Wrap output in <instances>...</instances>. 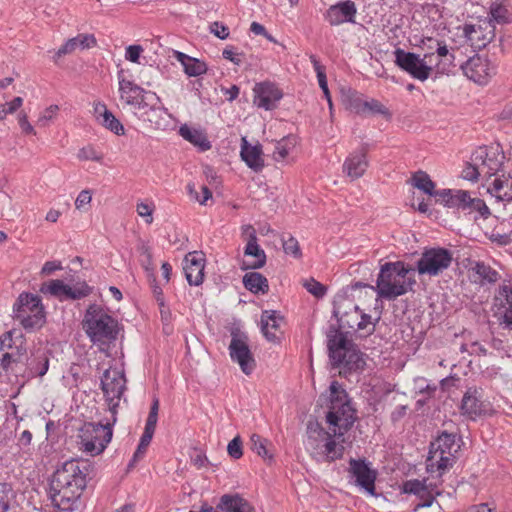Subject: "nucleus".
Returning a JSON list of instances; mask_svg holds the SVG:
<instances>
[{
    "mask_svg": "<svg viewBox=\"0 0 512 512\" xmlns=\"http://www.w3.org/2000/svg\"><path fill=\"white\" fill-rule=\"evenodd\" d=\"M412 271H415V268L402 261L386 262L381 265L376 286L372 289L375 290L378 298L394 300L413 289L416 280L407 277Z\"/></svg>",
    "mask_w": 512,
    "mask_h": 512,
    "instance_id": "nucleus-3",
    "label": "nucleus"
},
{
    "mask_svg": "<svg viewBox=\"0 0 512 512\" xmlns=\"http://www.w3.org/2000/svg\"><path fill=\"white\" fill-rule=\"evenodd\" d=\"M44 309L41 299L31 293H21L13 305L14 317L17 314H29L37 310Z\"/></svg>",
    "mask_w": 512,
    "mask_h": 512,
    "instance_id": "nucleus-30",
    "label": "nucleus"
},
{
    "mask_svg": "<svg viewBox=\"0 0 512 512\" xmlns=\"http://www.w3.org/2000/svg\"><path fill=\"white\" fill-rule=\"evenodd\" d=\"M152 438H153V435L143 432V434L140 438L138 447H137L136 451L134 452V455H133L131 461L128 464V468L134 467L135 464L144 457V455L147 451V448L151 443Z\"/></svg>",
    "mask_w": 512,
    "mask_h": 512,
    "instance_id": "nucleus-50",
    "label": "nucleus"
},
{
    "mask_svg": "<svg viewBox=\"0 0 512 512\" xmlns=\"http://www.w3.org/2000/svg\"><path fill=\"white\" fill-rule=\"evenodd\" d=\"M158 108L159 111L155 114L151 112L150 109L141 112L140 114H138L139 119L143 120L144 122H149L151 126L158 128L160 126L162 114L167 112V109L161 104H158Z\"/></svg>",
    "mask_w": 512,
    "mask_h": 512,
    "instance_id": "nucleus-53",
    "label": "nucleus"
},
{
    "mask_svg": "<svg viewBox=\"0 0 512 512\" xmlns=\"http://www.w3.org/2000/svg\"><path fill=\"white\" fill-rule=\"evenodd\" d=\"M79 437L84 451L91 454H100L111 441V424L86 423L80 430Z\"/></svg>",
    "mask_w": 512,
    "mask_h": 512,
    "instance_id": "nucleus-9",
    "label": "nucleus"
},
{
    "mask_svg": "<svg viewBox=\"0 0 512 512\" xmlns=\"http://www.w3.org/2000/svg\"><path fill=\"white\" fill-rule=\"evenodd\" d=\"M96 45V38L93 34H78L76 37L68 39L55 53V61L62 56L71 54L78 47L81 49L90 48Z\"/></svg>",
    "mask_w": 512,
    "mask_h": 512,
    "instance_id": "nucleus-27",
    "label": "nucleus"
},
{
    "mask_svg": "<svg viewBox=\"0 0 512 512\" xmlns=\"http://www.w3.org/2000/svg\"><path fill=\"white\" fill-rule=\"evenodd\" d=\"M348 473L354 479L356 486L372 496L376 495L375 481L377 479V471L370 467L366 459L350 458Z\"/></svg>",
    "mask_w": 512,
    "mask_h": 512,
    "instance_id": "nucleus-13",
    "label": "nucleus"
},
{
    "mask_svg": "<svg viewBox=\"0 0 512 512\" xmlns=\"http://www.w3.org/2000/svg\"><path fill=\"white\" fill-rule=\"evenodd\" d=\"M228 349L232 361L238 363L244 374L250 375L256 367V361L250 350L247 334L238 330L232 331Z\"/></svg>",
    "mask_w": 512,
    "mask_h": 512,
    "instance_id": "nucleus-11",
    "label": "nucleus"
},
{
    "mask_svg": "<svg viewBox=\"0 0 512 512\" xmlns=\"http://www.w3.org/2000/svg\"><path fill=\"white\" fill-rule=\"evenodd\" d=\"M140 253H141V265L142 267L149 273L153 274L154 271V264H153V257L152 253L150 251V248L146 245H142L140 247Z\"/></svg>",
    "mask_w": 512,
    "mask_h": 512,
    "instance_id": "nucleus-59",
    "label": "nucleus"
},
{
    "mask_svg": "<svg viewBox=\"0 0 512 512\" xmlns=\"http://www.w3.org/2000/svg\"><path fill=\"white\" fill-rule=\"evenodd\" d=\"M227 452L233 459H239L242 457V440L240 436H236L228 443Z\"/></svg>",
    "mask_w": 512,
    "mask_h": 512,
    "instance_id": "nucleus-61",
    "label": "nucleus"
},
{
    "mask_svg": "<svg viewBox=\"0 0 512 512\" xmlns=\"http://www.w3.org/2000/svg\"><path fill=\"white\" fill-rule=\"evenodd\" d=\"M283 316L275 310H265L261 314V331L265 338L270 342L279 340L278 332L283 322Z\"/></svg>",
    "mask_w": 512,
    "mask_h": 512,
    "instance_id": "nucleus-23",
    "label": "nucleus"
},
{
    "mask_svg": "<svg viewBox=\"0 0 512 512\" xmlns=\"http://www.w3.org/2000/svg\"><path fill=\"white\" fill-rule=\"evenodd\" d=\"M367 168V149L364 146L351 153L343 163V172L350 177L351 180L360 178Z\"/></svg>",
    "mask_w": 512,
    "mask_h": 512,
    "instance_id": "nucleus-21",
    "label": "nucleus"
},
{
    "mask_svg": "<svg viewBox=\"0 0 512 512\" xmlns=\"http://www.w3.org/2000/svg\"><path fill=\"white\" fill-rule=\"evenodd\" d=\"M453 261V254L443 247L426 248L416 262L415 271L420 275L435 277L447 270Z\"/></svg>",
    "mask_w": 512,
    "mask_h": 512,
    "instance_id": "nucleus-7",
    "label": "nucleus"
},
{
    "mask_svg": "<svg viewBox=\"0 0 512 512\" xmlns=\"http://www.w3.org/2000/svg\"><path fill=\"white\" fill-rule=\"evenodd\" d=\"M49 351L45 348L33 350L22 367L20 375L29 380L35 377L44 376L49 368Z\"/></svg>",
    "mask_w": 512,
    "mask_h": 512,
    "instance_id": "nucleus-14",
    "label": "nucleus"
},
{
    "mask_svg": "<svg viewBox=\"0 0 512 512\" xmlns=\"http://www.w3.org/2000/svg\"><path fill=\"white\" fill-rule=\"evenodd\" d=\"M23 104L22 97H15L12 101L0 105V121L4 120L8 114L16 112Z\"/></svg>",
    "mask_w": 512,
    "mask_h": 512,
    "instance_id": "nucleus-56",
    "label": "nucleus"
},
{
    "mask_svg": "<svg viewBox=\"0 0 512 512\" xmlns=\"http://www.w3.org/2000/svg\"><path fill=\"white\" fill-rule=\"evenodd\" d=\"M504 155L497 150L479 147L472 154L471 160L478 162L480 170L486 176L495 175L503 164Z\"/></svg>",
    "mask_w": 512,
    "mask_h": 512,
    "instance_id": "nucleus-18",
    "label": "nucleus"
},
{
    "mask_svg": "<svg viewBox=\"0 0 512 512\" xmlns=\"http://www.w3.org/2000/svg\"><path fill=\"white\" fill-rule=\"evenodd\" d=\"M126 379L117 369H106L101 377V389L112 414L113 423L116 422L117 408L125 390Z\"/></svg>",
    "mask_w": 512,
    "mask_h": 512,
    "instance_id": "nucleus-10",
    "label": "nucleus"
},
{
    "mask_svg": "<svg viewBox=\"0 0 512 512\" xmlns=\"http://www.w3.org/2000/svg\"><path fill=\"white\" fill-rule=\"evenodd\" d=\"M310 61L313 64L314 70L317 74L318 83L320 88L322 89L330 107L332 106V101L327 85V79L325 74V67L318 61L317 57L315 55L310 56Z\"/></svg>",
    "mask_w": 512,
    "mask_h": 512,
    "instance_id": "nucleus-45",
    "label": "nucleus"
},
{
    "mask_svg": "<svg viewBox=\"0 0 512 512\" xmlns=\"http://www.w3.org/2000/svg\"><path fill=\"white\" fill-rule=\"evenodd\" d=\"M172 56L181 63L184 72L190 77L200 76L207 72V65L204 61L193 58L183 52L173 50Z\"/></svg>",
    "mask_w": 512,
    "mask_h": 512,
    "instance_id": "nucleus-29",
    "label": "nucleus"
},
{
    "mask_svg": "<svg viewBox=\"0 0 512 512\" xmlns=\"http://www.w3.org/2000/svg\"><path fill=\"white\" fill-rule=\"evenodd\" d=\"M472 272L477 275L481 284L495 283L499 277L498 272L484 262H476L475 266L472 268Z\"/></svg>",
    "mask_w": 512,
    "mask_h": 512,
    "instance_id": "nucleus-43",
    "label": "nucleus"
},
{
    "mask_svg": "<svg viewBox=\"0 0 512 512\" xmlns=\"http://www.w3.org/2000/svg\"><path fill=\"white\" fill-rule=\"evenodd\" d=\"M343 102L351 111L357 114L363 113L362 104H364V101L355 90L349 89L346 93H343Z\"/></svg>",
    "mask_w": 512,
    "mask_h": 512,
    "instance_id": "nucleus-48",
    "label": "nucleus"
},
{
    "mask_svg": "<svg viewBox=\"0 0 512 512\" xmlns=\"http://www.w3.org/2000/svg\"><path fill=\"white\" fill-rule=\"evenodd\" d=\"M14 492L7 483H0V512H17Z\"/></svg>",
    "mask_w": 512,
    "mask_h": 512,
    "instance_id": "nucleus-41",
    "label": "nucleus"
},
{
    "mask_svg": "<svg viewBox=\"0 0 512 512\" xmlns=\"http://www.w3.org/2000/svg\"><path fill=\"white\" fill-rule=\"evenodd\" d=\"M246 256H252L255 258L252 262L244 263L242 266L243 270L246 269H259L262 268L266 263V254L257 243L256 231H251V237L247 238V244L244 250Z\"/></svg>",
    "mask_w": 512,
    "mask_h": 512,
    "instance_id": "nucleus-26",
    "label": "nucleus"
},
{
    "mask_svg": "<svg viewBox=\"0 0 512 512\" xmlns=\"http://www.w3.org/2000/svg\"><path fill=\"white\" fill-rule=\"evenodd\" d=\"M14 318L21 323L24 329L29 331L40 329L46 320L44 309L29 314H17Z\"/></svg>",
    "mask_w": 512,
    "mask_h": 512,
    "instance_id": "nucleus-34",
    "label": "nucleus"
},
{
    "mask_svg": "<svg viewBox=\"0 0 512 512\" xmlns=\"http://www.w3.org/2000/svg\"><path fill=\"white\" fill-rule=\"evenodd\" d=\"M77 157L82 161L92 160L96 162H100L103 158V156L98 153L92 146L81 148L77 154Z\"/></svg>",
    "mask_w": 512,
    "mask_h": 512,
    "instance_id": "nucleus-60",
    "label": "nucleus"
},
{
    "mask_svg": "<svg viewBox=\"0 0 512 512\" xmlns=\"http://www.w3.org/2000/svg\"><path fill=\"white\" fill-rule=\"evenodd\" d=\"M59 111L58 105H51L47 107L38 118V124L41 126H47L49 121L54 119Z\"/></svg>",
    "mask_w": 512,
    "mask_h": 512,
    "instance_id": "nucleus-62",
    "label": "nucleus"
},
{
    "mask_svg": "<svg viewBox=\"0 0 512 512\" xmlns=\"http://www.w3.org/2000/svg\"><path fill=\"white\" fill-rule=\"evenodd\" d=\"M463 211L477 212L483 219H487L491 214L490 209L484 200L480 198H472L470 195Z\"/></svg>",
    "mask_w": 512,
    "mask_h": 512,
    "instance_id": "nucleus-47",
    "label": "nucleus"
},
{
    "mask_svg": "<svg viewBox=\"0 0 512 512\" xmlns=\"http://www.w3.org/2000/svg\"><path fill=\"white\" fill-rule=\"evenodd\" d=\"M137 100L132 106L139 114L148 109L154 114L159 111L158 104H161V99L155 92L145 90Z\"/></svg>",
    "mask_w": 512,
    "mask_h": 512,
    "instance_id": "nucleus-35",
    "label": "nucleus"
},
{
    "mask_svg": "<svg viewBox=\"0 0 512 512\" xmlns=\"http://www.w3.org/2000/svg\"><path fill=\"white\" fill-rule=\"evenodd\" d=\"M240 155L246 165L254 172H260L264 168L263 151L260 144L253 146L246 138H242Z\"/></svg>",
    "mask_w": 512,
    "mask_h": 512,
    "instance_id": "nucleus-24",
    "label": "nucleus"
},
{
    "mask_svg": "<svg viewBox=\"0 0 512 512\" xmlns=\"http://www.w3.org/2000/svg\"><path fill=\"white\" fill-rule=\"evenodd\" d=\"M461 69L467 78L480 85L487 84L497 73V65L480 55L469 58Z\"/></svg>",
    "mask_w": 512,
    "mask_h": 512,
    "instance_id": "nucleus-12",
    "label": "nucleus"
},
{
    "mask_svg": "<svg viewBox=\"0 0 512 512\" xmlns=\"http://www.w3.org/2000/svg\"><path fill=\"white\" fill-rule=\"evenodd\" d=\"M82 327L93 343L107 344L117 339L118 322L97 304L88 306Z\"/></svg>",
    "mask_w": 512,
    "mask_h": 512,
    "instance_id": "nucleus-4",
    "label": "nucleus"
},
{
    "mask_svg": "<svg viewBox=\"0 0 512 512\" xmlns=\"http://www.w3.org/2000/svg\"><path fill=\"white\" fill-rule=\"evenodd\" d=\"M179 134L187 141L198 147L200 151H207L211 148V143L206 135L197 129L183 125L179 129Z\"/></svg>",
    "mask_w": 512,
    "mask_h": 512,
    "instance_id": "nucleus-33",
    "label": "nucleus"
},
{
    "mask_svg": "<svg viewBox=\"0 0 512 512\" xmlns=\"http://www.w3.org/2000/svg\"><path fill=\"white\" fill-rule=\"evenodd\" d=\"M304 287L307 289L309 293H311L313 296L317 298H322L326 292L327 288L320 282L316 281L313 278H310L309 280H306L304 282Z\"/></svg>",
    "mask_w": 512,
    "mask_h": 512,
    "instance_id": "nucleus-57",
    "label": "nucleus"
},
{
    "mask_svg": "<svg viewBox=\"0 0 512 512\" xmlns=\"http://www.w3.org/2000/svg\"><path fill=\"white\" fill-rule=\"evenodd\" d=\"M488 192L499 201H512V178L505 176L495 178Z\"/></svg>",
    "mask_w": 512,
    "mask_h": 512,
    "instance_id": "nucleus-31",
    "label": "nucleus"
},
{
    "mask_svg": "<svg viewBox=\"0 0 512 512\" xmlns=\"http://www.w3.org/2000/svg\"><path fill=\"white\" fill-rule=\"evenodd\" d=\"M332 427V434L325 430H318L319 435L322 437V441H324L321 452H317L318 462L331 463L335 460L341 459L344 455L345 447L342 444L337 443L334 439L336 436L341 437L338 434L339 428L334 426Z\"/></svg>",
    "mask_w": 512,
    "mask_h": 512,
    "instance_id": "nucleus-15",
    "label": "nucleus"
},
{
    "mask_svg": "<svg viewBox=\"0 0 512 512\" xmlns=\"http://www.w3.org/2000/svg\"><path fill=\"white\" fill-rule=\"evenodd\" d=\"M92 292V288L86 282L77 283L74 287L65 284L62 289L61 297L58 299L63 300H79L87 297Z\"/></svg>",
    "mask_w": 512,
    "mask_h": 512,
    "instance_id": "nucleus-36",
    "label": "nucleus"
},
{
    "mask_svg": "<svg viewBox=\"0 0 512 512\" xmlns=\"http://www.w3.org/2000/svg\"><path fill=\"white\" fill-rule=\"evenodd\" d=\"M427 486L418 479L408 480L403 485V491L409 494H415L424 498Z\"/></svg>",
    "mask_w": 512,
    "mask_h": 512,
    "instance_id": "nucleus-54",
    "label": "nucleus"
},
{
    "mask_svg": "<svg viewBox=\"0 0 512 512\" xmlns=\"http://www.w3.org/2000/svg\"><path fill=\"white\" fill-rule=\"evenodd\" d=\"M204 262L202 253L191 252L185 257L184 272L190 285L202 284L204 278Z\"/></svg>",
    "mask_w": 512,
    "mask_h": 512,
    "instance_id": "nucleus-22",
    "label": "nucleus"
},
{
    "mask_svg": "<svg viewBox=\"0 0 512 512\" xmlns=\"http://www.w3.org/2000/svg\"><path fill=\"white\" fill-rule=\"evenodd\" d=\"M282 246L286 254L292 255L294 258L299 259L302 256V251L299 242L292 235L287 234L282 236Z\"/></svg>",
    "mask_w": 512,
    "mask_h": 512,
    "instance_id": "nucleus-51",
    "label": "nucleus"
},
{
    "mask_svg": "<svg viewBox=\"0 0 512 512\" xmlns=\"http://www.w3.org/2000/svg\"><path fill=\"white\" fill-rule=\"evenodd\" d=\"M469 192L464 190L443 189L436 193L437 201L448 208L464 210L469 199Z\"/></svg>",
    "mask_w": 512,
    "mask_h": 512,
    "instance_id": "nucleus-28",
    "label": "nucleus"
},
{
    "mask_svg": "<svg viewBox=\"0 0 512 512\" xmlns=\"http://www.w3.org/2000/svg\"><path fill=\"white\" fill-rule=\"evenodd\" d=\"M136 211L139 216L145 218L146 223H148V224L152 223V221H153L152 214L154 211L153 206H151L147 203H144V202H140L137 204Z\"/></svg>",
    "mask_w": 512,
    "mask_h": 512,
    "instance_id": "nucleus-63",
    "label": "nucleus"
},
{
    "mask_svg": "<svg viewBox=\"0 0 512 512\" xmlns=\"http://www.w3.org/2000/svg\"><path fill=\"white\" fill-rule=\"evenodd\" d=\"M296 143V137L293 135H288L277 141L273 152V159L277 162L285 160L290 151L296 146Z\"/></svg>",
    "mask_w": 512,
    "mask_h": 512,
    "instance_id": "nucleus-40",
    "label": "nucleus"
},
{
    "mask_svg": "<svg viewBox=\"0 0 512 512\" xmlns=\"http://www.w3.org/2000/svg\"><path fill=\"white\" fill-rule=\"evenodd\" d=\"M254 104L265 110H272L283 97L281 90L273 83L263 82L254 88Z\"/></svg>",
    "mask_w": 512,
    "mask_h": 512,
    "instance_id": "nucleus-20",
    "label": "nucleus"
},
{
    "mask_svg": "<svg viewBox=\"0 0 512 512\" xmlns=\"http://www.w3.org/2000/svg\"><path fill=\"white\" fill-rule=\"evenodd\" d=\"M329 392L330 405L326 420L330 426L338 427V434L343 436L353 426L356 411L351 406L346 390L337 381L331 382Z\"/></svg>",
    "mask_w": 512,
    "mask_h": 512,
    "instance_id": "nucleus-5",
    "label": "nucleus"
},
{
    "mask_svg": "<svg viewBox=\"0 0 512 512\" xmlns=\"http://www.w3.org/2000/svg\"><path fill=\"white\" fill-rule=\"evenodd\" d=\"M244 287L254 294H266L269 291L268 280L259 272H248L243 276Z\"/></svg>",
    "mask_w": 512,
    "mask_h": 512,
    "instance_id": "nucleus-32",
    "label": "nucleus"
},
{
    "mask_svg": "<svg viewBox=\"0 0 512 512\" xmlns=\"http://www.w3.org/2000/svg\"><path fill=\"white\" fill-rule=\"evenodd\" d=\"M431 43L436 45V53L439 58H441L445 63L452 64L455 60L454 54L448 49L447 45L444 41H440L438 39H434L432 37H427L422 40V44Z\"/></svg>",
    "mask_w": 512,
    "mask_h": 512,
    "instance_id": "nucleus-46",
    "label": "nucleus"
},
{
    "mask_svg": "<svg viewBox=\"0 0 512 512\" xmlns=\"http://www.w3.org/2000/svg\"><path fill=\"white\" fill-rule=\"evenodd\" d=\"M65 283L62 280H50L45 282L40 287V292L45 295H51L53 297L59 298L61 297L62 289L64 288Z\"/></svg>",
    "mask_w": 512,
    "mask_h": 512,
    "instance_id": "nucleus-52",
    "label": "nucleus"
},
{
    "mask_svg": "<svg viewBox=\"0 0 512 512\" xmlns=\"http://www.w3.org/2000/svg\"><path fill=\"white\" fill-rule=\"evenodd\" d=\"M412 185L430 196L436 197V193L438 192L435 190V183L424 171H418L413 175Z\"/></svg>",
    "mask_w": 512,
    "mask_h": 512,
    "instance_id": "nucleus-42",
    "label": "nucleus"
},
{
    "mask_svg": "<svg viewBox=\"0 0 512 512\" xmlns=\"http://www.w3.org/2000/svg\"><path fill=\"white\" fill-rule=\"evenodd\" d=\"M394 54L395 64L413 78L420 81H425L429 78L432 71L433 52L426 53L423 58H420L415 53L397 48Z\"/></svg>",
    "mask_w": 512,
    "mask_h": 512,
    "instance_id": "nucleus-8",
    "label": "nucleus"
},
{
    "mask_svg": "<svg viewBox=\"0 0 512 512\" xmlns=\"http://www.w3.org/2000/svg\"><path fill=\"white\" fill-rule=\"evenodd\" d=\"M482 396V389L477 387L468 388L461 401V414L474 420L476 417L485 413L487 408L482 400Z\"/></svg>",
    "mask_w": 512,
    "mask_h": 512,
    "instance_id": "nucleus-19",
    "label": "nucleus"
},
{
    "mask_svg": "<svg viewBox=\"0 0 512 512\" xmlns=\"http://www.w3.org/2000/svg\"><path fill=\"white\" fill-rule=\"evenodd\" d=\"M318 430H324L320 427L319 424H316L315 427H309L307 440L305 442L306 448L310 451L311 456L317 461V452H321L322 445L324 441H322V437L319 435Z\"/></svg>",
    "mask_w": 512,
    "mask_h": 512,
    "instance_id": "nucleus-39",
    "label": "nucleus"
},
{
    "mask_svg": "<svg viewBox=\"0 0 512 512\" xmlns=\"http://www.w3.org/2000/svg\"><path fill=\"white\" fill-rule=\"evenodd\" d=\"M250 448L253 452L257 453L264 459H272V455L269 454L267 449V440L262 438L258 434H252L250 437Z\"/></svg>",
    "mask_w": 512,
    "mask_h": 512,
    "instance_id": "nucleus-49",
    "label": "nucleus"
},
{
    "mask_svg": "<svg viewBox=\"0 0 512 512\" xmlns=\"http://www.w3.org/2000/svg\"><path fill=\"white\" fill-rule=\"evenodd\" d=\"M483 174L482 171L480 170V166H479V163L477 162H471V163H467V165L465 166V168L463 169L462 171V176L464 179L466 180H469V181H477L478 180V177Z\"/></svg>",
    "mask_w": 512,
    "mask_h": 512,
    "instance_id": "nucleus-58",
    "label": "nucleus"
},
{
    "mask_svg": "<svg viewBox=\"0 0 512 512\" xmlns=\"http://www.w3.org/2000/svg\"><path fill=\"white\" fill-rule=\"evenodd\" d=\"M22 358L23 355L20 353L14 355L13 353L5 352L2 354L0 359V365L6 372L10 371L15 376H19L22 372V367L24 366V361Z\"/></svg>",
    "mask_w": 512,
    "mask_h": 512,
    "instance_id": "nucleus-38",
    "label": "nucleus"
},
{
    "mask_svg": "<svg viewBox=\"0 0 512 512\" xmlns=\"http://www.w3.org/2000/svg\"><path fill=\"white\" fill-rule=\"evenodd\" d=\"M463 33L471 46L480 50L495 37V26L490 22H482L478 25L466 24Z\"/></svg>",
    "mask_w": 512,
    "mask_h": 512,
    "instance_id": "nucleus-17",
    "label": "nucleus"
},
{
    "mask_svg": "<svg viewBox=\"0 0 512 512\" xmlns=\"http://www.w3.org/2000/svg\"><path fill=\"white\" fill-rule=\"evenodd\" d=\"M90 467L88 460L70 459L56 469L50 484L51 502L55 508L71 512L80 506Z\"/></svg>",
    "mask_w": 512,
    "mask_h": 512,
    "instance_id": "nucleus-1",
    "label": "nucleus"
},
{
    "mask_svg": "<svg viewBox=\"0 0 512 512\" xmlns=\"http://www.w3.org/2000/svg\"><path fill=\"white\" fill-rule=\"evenodd\" d=\"M339 328L330 327L327 334L329 357L334 367L339 368V373L346 375L354 371L363 370L365 360L357 345L348 338V332Z\"/></svg>",
    "mask_w": 512,
    "mask_h": 512,
    "instance_id": "nucleus-2",
    "label": "nucleus"
},
{
    "mask_svg": "<svg viewBox=\"0 0 512 512\" xmlns=\"http://www.w3.org/2000/svg\"><path fill=\"white\" fill-rule=\"evenodd\" d=\"M363 105V113L362 114H381L388 116V109L378 100L372 99L371 101H364Z\"/></svg>",
    "mask_w": 512,
    "mask_h": 512,
    "instance_id": "nucleus-55",
    "label": "nucleus"
},
{
    "mask_svg": "<svg viewBox=\"0 0 512 512\" xmlns=\"http://www.w3.org/2000/svg\"><path fill=\"white\" fill-rule=\"evenodd\" d=\"M459 449L460 445L456 442V434L443 431L430 444L427 471L438 472L441 476L443 472L453 466Z\"/></svg>",
    "mask_w": 512,
    "mask_h": 512,
    "instance_id": "nucleus-6",
    "label": "nucleus"
},
{
    "mask_svg": "<svg viewBox=\"0 0 512 512\" xmlns=\"http://www.w3.org/2000/svg\"><path fill=\"white\" fill-rule=\"evenodd\" d=\"M210 32L221 40H224L229 36L228 27L220 22H213L210 25Z\"/></svg>",
    "mask_w": 512,
    "mask_h": 512,
    "instance_id": "nucleus-64",
    "label": "nucleus"
},
{
    "mask_svg": "<svg viewBox=\"0 0 512 512\" xmlns=\"http://www.w3.org/2000/svg\"><path fill=\"white\" fill-rule=\"evenodd\" d=\"M490 19L487 22H493L504 25L512 22V12L501 2H494L490 7Z\"/></svg>",
    "mask_w": 512,
    "mask_h": 512,
    "instance_id": "nucleus-37",
    "label": "nucleus"
},
{
    "mask_svg": "<svg viewBox=\"0 0 512 512\" xmlns=\"http://www.w3.org/2000/svg\"><path fill=\"white\" fill-rule=\"evenodd\" d=\"M94 116L102 126L116 135H123L125 133L122 123L107 109L104 103H95Z\"/></svg>",
    "mask_w": 512,
    "mask_h": 512,
    "instance_id": "nucleus-25",
    "label": "nucleus"
},
{
    "mask_svg": "<svg viewBox=\"0 0 512 512\" xmlns=\"http://www.w3.org/2000/svg\"><path fill=\"white\" fill-rule=\"evenodd\" d=\"M244 502L245 499L238 494H225L220 498L217 509L221 512H239V509H241Z\"/></svg>",
    "mask_w": 512,
    "mask_h": 512,
    "instance_id": "nucleus-44",
    "label": "nucleus"
},
{
    "mask_svg": "<svg viewBox=\"0 0 512 512\" xmlns=\"http://www.w3.org/2000/svg\"><path fill=\"white\" fill-rule=\"evenodd\" d=\"M356 14V4L351 0H345L331 5L324 13V18L331 26H339L346 22L355 23Z\"/></svg>",
    "mask_w": 512,
    "mask_h": 512,
    "instance_id": "nucleus-16",
    "label": "nucleus"
}]
</instances>
